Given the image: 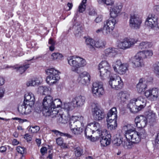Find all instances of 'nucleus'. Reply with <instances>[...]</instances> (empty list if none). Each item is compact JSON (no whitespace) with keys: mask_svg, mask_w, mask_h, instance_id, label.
Returning a JSON list of instances; mask_svg holds the SVG:
<instances>
[{"mask_svg":"<svg viewBox=\"0 0 159 159\" xmlns=\"http://www.w3.org/2000/svg\"><path fill=\"white\" fill-rule=\"evenodd\" d=\"M53 99L50 95L46 96L43 100V108L42 110L43 115L46 116H56L58 111L57 110H52Z\"/></svg>","mask_w":159,"mask_h":159,"instance_id":"f257e3e1","label":"nucleus"},{"mask_svg":"<svg viewBox=\"0 0 159 159\" xmlns=\"http://www.w3.org/2000/svg\"><path fill=\"white\" fill-rule=\"evenodd\" d=\"M67 61L71 66V70L76 73H78L79 68L84 67L86 65L85 60L79 57H70L68 58Z\"/></svg>","mask_w":159,"mask_h":159,"instance_id":"f03ea898","label":"nucleus"},{"mask_svg":"<svg viewBox=\"0 0 159 159\" xmlns=\"http://www.w3.org/2000/svg\"><path fill=\"white\" fill-rule=\"evenodd\" d=\"M48 75L46 78V82L49 85H51L56 83L57 81L60 79V72L53 68L49 69L46 71Z\"/></svg>","mask_w":159,"mask_h":159,"instance_id":"7ed1b4c3","label":"nucleus"},{"mask_svg":"<svg viewBox=\"0 0 159 159\" xmlns=\"http://www.w3.org/2000/svg\"><path fill=\"white\" fill-rule=\"evenodd\" d=\"M125 136L126 139L135 143H138L140 141L139 137L135 128L130 129L126 131Z\"/></svg>","mask_w":159,"mask_h":159,"instance_id":"20e7f679","label":"nucleus"},{"mask_svg":"<svg viewBox=\"0 0 159 159\" xmlns=\"http://www.w3.org/2000/svg\"><path fill=\"white\" fill-rule=\"evenodd\" d=\"M92 91L94 96L100 97L104 93L102 83L99 81L94 82L92 84Z\"/></svg>","mask_w":159,"mask_h":159,"instance_id":"39448f33","label":"nucleus"},{"mask_svg":"<svg viewBox=\"0 0 159 159\" xmlns=\"http://www.w3.org/2000/svg\"><path fill=\"white\" fill-rule=\"evenodd\" d=\"M92 112L94 119L97 121H100L103 119L105 116L103 111L100 109L95 104L92 105Z\"/></svg>","mask_w":159,"mask_h":159,"instance_id":"423d86ee","label":"nucleus"},{"mask_svg":"<svg viewBox=\"0 0 159 159\" xmlns=\"http://www.w3.org/2000/svg\"><path fill=\"white\" fill-rule=\"evenodd\" d=\"M109 83L111 88L116 90L121 89L123 85V82L119 76L115 78L111 76L110 77Z\"/></svg>","mask_w":159,"mask_h":159,"instance_id":"0eeeda50","label":"nucleus"},{"mask_svg":"<svg viewBox=\"0 0 159 159\" xmlns=\"http://www.w3.org/2000/svg\"><path fill=\"white\" fill-rule=\"evenodd\" d=\"M142 23V20L137 15H131L129 20L130 27L133 29H139Z\"/></svg>","mask_w":159,"mask_h":159,"instance_id":"6e6552de","label":"nucleus"},{"mask_svg":"<svg viewBox=\"0 0 159 159\" xmlns=\"http://www.w3.org/2000/svg\"><path fill=\"white\" fill-rule=\"evenodd\" d=\"M145 96L148 99L154 101L159 99V89L156 88L147 90L144 93Z\"/></svg>","mask_w":159,"mask_h":159,"instance_id":"1a4fd4ad","label":"nucleus"},{"mask_svg":"<svg viewBox=\"0 0 159 159\" xmlns=\"http://www.w3.org/2000/svg\"><path fill=\"white\" fill-rule=\"evenodd\" d=\"M137 41L133 39H124L123 41L119 42L117 46L120 49H125L130 48Z\"/></svg>","mask_w":159,"mask_h":159,"instance_id":"9d476101","label":"nucleus"},{"mask_svg":"<svg viewBox=\"0 0 159 159\" xmlns=\"http://www.w3.org/2000/svg\"><path fill=\"white\" fill-rule=\"evenodd\" d=\"M83 120L84 118L82 116H73L70 120V128L74 129L75 127H82Z\"/></svg>","mask_w":159,"mask_h":159,"instance_id":"9b49d317","label":"nucleus"},{"mask_svg":"<svg viewBox=\"0 0 159 159\" xmlns=\"http://www.w3.org/2000/svg\"><path fill=\"white\" fill-rule=\"evenodd\" d=\"M146 25L152 28L158 27L157 18L153 14L149 15L146 19L145 22Z\"/></svg>","mask_w":159,"mask_h":159,"instance_id":"f8f14e48","label":"nucleus"},{"mask_svg":"<svg viewBox=\"0 0 159 159\" xmlns=\"http://www.w3.org/2000/svg\"><path fill=\"white\" fill-rule=\"evenodd\" d=\"M33 105H31L30 103L28 104H23L19 106L18 107V111L22 115H27L30 114L32 111V107Z\"/></svg>","mask_w":159,"mask_h":159,"instance_id":"ddd939ff","label":"nucleus"},{"mask_svg":"<svg viewBox=\"0 0 159 159\" xmlns=\"http://www.w3.org/2000/svg\"><path fill=\"white\" fill-rule=\"evenodd\" d=\"M148 120L147 118L144 116H137L135 119V122L136 126L139 128H143L147 125Z\"/></svg>","mask_w":159,"mask_h":159,"instance_id":"4468645a","label":"nucleus"},{"mask_svg":"<svg viewBox=\"0 0 159 159\" xmlns=\"http://www.w3.org/2000/svg\"><path fill=\"white\" fill-rule=\"evenodd\" d=\"M90 77L89 74L86 71L80 73L78 80L79 82L84 85L88 84L90 80Z\"/></svg>","mask_w":159,"mask_h":159,"instance_id":"2eb2a0df","label":"nucleus"},{"mask_svg":"<svg viewBox=\"0 0 159 159\" xmlns=\"http://www.w3.org/2000/svg\"><path fill=\"white\" fill-rule=\"evenodd\" d=\"M122 7V4L118 2L110 10V15L111 17L116 18L120 14Z\"/></svg>","mask_w":159,"mask_h":159,"instance_id":"dca6fc26","label":"nucleus"},{"mask_svg":"<svg viewBox=\"0 0 159 159\" xmlns=\"http://www.w3.org/2000/svg\"><path fill=\"white\" fill-rule=\"evenodd\" d=\"M85 98L81 95L75 97L72 99V101L75 107H82L85 102Z\"/></svg>","mask_w":159,"mask_h":159,"instance_id":"f3484780","label":"nucleus"},{"mask_svg":"<svg viewBox=\"0 0 159 159\" xmlns=\"http://www.w3.org/2000/svg\"><path fill=\"white\" fill-rule=\"evenodd\" d=\"M107 133V131L106 129L102 131L100 129H97L94 132L93 137L91 138L90 140L93 142L96 141L101 139L102 136L106 135Z\"/></svg>","mask_w":159,"mask_h":159,"instance_id":"a211bd4d","label":"nucleus"},{"mask_svg":"<svg viewBox=\"0 0 159 159\" xmlns=\"http://www.w3.org/2000/svg\"><path fill=\"white\" fill-rule=\"evenodd\" d=\"M136 105V103L134 99L131 100L127 105V107L129 108L131 112L136 113L140 111L139 107Z\"/></svg>","mask_w":159,"mask_h":159,"instance_id":"6ab92c4d","label":"nucleus"},{"mask_svg":"<svg viewBox=\"0 0 159 159\" xmlns=\"http://www.w3.org/2000/svg\"><path fill=\"white\" fill-rule=\"evenodd\" d=\"M116 18L111 16L109 19L104 22V25L112 31L116 23Z\"/></svg>","mask_w":159,"mask_h":159,"instance_id":"aec40b11","label":"nucleus"},{"mask_svg":"<svg viewBox=\"0 0 159 159\" xmlns=\"http://www.w3.org/2000/svg\"><path fill=\"white\" fill-rule=\"evenodd\" d=\"M130 61L133 64L134 67H142L144 66V63L143 60L139 58L135 55L134 57H132Z\"/></svg>","mask_w":159,"mask_h":159,"instance_id":"412c9836","label":"nucleus"},{"mask_svg":"<svg viewBox=\"0 0 159 159\" xmlns=\"http://www.w3.org/2000/svg\"><path fill=\"white\" fill-rule=\"evenodd\" d=\"M35 102L34 96L32 93H27L25 96V99L23 103L25 104L30 103L31 105H33Z\"/></svg>","mask_w":159,"mask_h":159,"instance_id":"4be33fe9","label":"nucleus"},{"mask_svg":"<svg viewBox=\"0 0 159 159\" xmlns=\"http://www.w3.org/2000/svg\"><path fill=\"white\" fill-rule=\"evenodd\" d=\"M133 99L135 102L136 105H138L137 106L139 107L140 110L146 106V101L144 98L142 97H139L136 99Z\"/></svg>","mask_w":159,"mask_h":159,"instance_id":"5701e85b","label":"nucleus"},{"mask_svg":"<svg viewBox=\"0 0 159 159\" xmlns=\"http://www.w3.org/2000/svg\"><path fill=\"white\" fill-rule=\"evenodd\" d=\"M111 136L110 134L107 133L106 135L102 136L100 139V142L102 146H106L110 144V143Z\"/></svg>","mask_w":159,"mask_h":159,"instance_id":"b1692460","label":"nucleus"},{"mask_svg":"<svg viewBox=\"0 0 159 159\" xmlns=\"http://www.w3.org/2000/svg\"><path fill=\"white\" fill-rule=\"evenodd\" d=\"M107 126L108 129L110 130L115 129L117 126L116 119H107Z\"/></svg>","mask_w":159,"mask_h":159,"instance_id":"393cba45","label":"nucleus"},{"mask_svg":"<svg viewBox=\"0 0 159 159\" xmlns=\"http://www.w3.org/2000/svg\"><path fill=\"white\" fill-rule=\"evenodd\" d=\"M146 117L149 122L154 121L156 118V115L153 111L150 110L146 111L145 113Z\"/></svg>","mask_w":159,"mask_h":159,"instance_id":"a878e982","label":"nucleus"},{"mask_svg":"<svg viewBox=\"0 0 159 159\" xmlns=\"http://www.w3.org/2000/svg\"><path fill=\"white\" fill-rule=\"evenodd\" d=\"M147 87L145 82H143V79H141L137 85V89L139 93H141L144 91Z\"/></svg>","mask_w":159,"mask_h":159,"instance_id":"bb28decb","label":"nucleus"},{"mask_svg":"<svg viewBox=\"0 0 159 159\" xmlns=\"http://www.w3.org/2000/svg\"><path fill=\"white\" fill-rule=\"evenodd\" d=\"M117 111L116 107H113L107 113V119H116Z\"/></svg>","mask_w":159,"mask_h":159,"instance_id":"cd10ccee","label":"nucleus"},{"mask_svg":"<svg viewBox=\"0 0 159 159\" xmlns=\"http://www.w3.org/2000/svg\"><path fill=\"white\" fill-rule=\"evenodd\" d=\"M40 83V80L39 78L34 77L30 79L27 83V86H34L37 85Z\"/></svg>","mask_w":159,"mask_h":159,"instance_id":"c85d7f7f","label":"nucleus"},{"mask_svg":"<svg viewBox=\"0 0 159 159\" xmlns=\"http://www.w3.org/2000/svg\"><path fill=\"white\" fill-rule=\"evenodd\" d=\"M113 142L114 144L116 146H120L121 144H122L124 147L127 146L128 148H129L128 146L129 145L130 143L127 140H126V141H124L123 143L122 140H121V138H118L115 139Z\"/></svg>","mask_w":159,"mask_h":159,"instance_id":"c756f323","label":"nucleus"},{"mask_svg":"<svg viewBox=\"0 0 159 159\" xmlns=\"http://www.w3.org/2000/svg\"><path fill=\"white\" fill-rule=\"evenodd\" d=\"M129 66L128 64L126 63H123V64L117 69V71H115L117 73L123 75L125 74L126 71L128 70Z\"/></svg>","mask_w":159,"mask_h":159,"instance_id":"7c9ffc66","label":"nucleus"},{"mask_svg":"<svg viewBox=\"0 0 159 159\" xmlns=\"http://www.w3.org/2000/svg\"><path fill=\"white\" fill-rule=\"evenodd\" d=\"M104 53L106 56L112 57L116 54V51L114 48H108L105 50Z\"/></svg>","mask_w":159,"mask_h":159,"instance_id":"2f4dec72","label":"nucleus"},{"mask_svg":"<svg viewBox=\"0 0 159 159\" xmlns=\"http://www.w3.org/2000/svg\"><path fill=\"white\" fill-rule=\"evenodd\" d=\"M100 72V76L102 79L104 80L107 78L110 74V70H105L103 69L98 68Z\"/></svg>","mask_w":159,"mask_h":159,"instance_id":"473e14b6","label":"nucleus"},{"mask_svg":"<svg viewBox=\"0 0 159 159\" xmlns=\"http://www.w3.org/2000/svg\"><path fill=\"white\" fill-rule=\"evenodd\" d=\"M118 97L121 101L124 102L129 97V95L125 92H120L118 93Z\"/></svg>","mask_w":159,"mask_h":159,"instance_id":"72a5a7b5","label":"nucleus"},{"mask_svg":"<svg viewBox=\"0 0 159 159\" xmlns=\"http://www.w3.org/2000/svg\"><path fill=\"white\" fill-rule=\"evenodd\" d=\"M94 131L92 129L89 127V126L87 125L85 130V135L86 138L91 139L92 138V134H93Z\"/></svg>","mask_w":159,"mask_h":159,"instance_id":"f704fd0d","label":"nucleus"},{"mask_svg":"<svg viewBox=\"0 0 159 159\" xmlns=\"http://www.w3.org/2000/svg\"><path fill=\"white\" fill-rule=\"evenodd\" d=\"M62 108L67 111H69L74 109L75 107V105L72 101L70 102L64 103L63 106Z\"/></svg>","mask_w":159,"mask_h":159,"instance_id":"c9c22d12","label":"nucleus"},{"mask_svg":"<svg viewBox=\"0 0 159 159\" xmlns=\"http://www.w3.org/2000/svg\"><path fill=\"white\" fill-rule=\"evenodd\" d=\"M99 68L110 70L111 67L107 61H102L98 65Z\"/></svg>","mask_w":159,"mask_h":159,"instance_id":"e433bc0d","label":"nucleus"},{"mask_svg":"<svg viewBox=\"0 0 159 159\" xmlns=\"http://www.w3.org/2000/svg\"><path fill=\"white\" fill-rule=\"evenodd\" d=\"M85 43L88 48L90 49L94 48L95 41L93 39L87 38L86 39Z\"/></svg>","mask_w":159,"mask_h":159,"instance_id":"4c0bfd02","label":"nucleus"},{"mask_svg":"<svg viewBox=\"0 0 159 159\" xmlns=\"http://www.w3.org/2000/svg\"><path fill=\"white\" fill-rule=\"evenodd\" d=\"M61 104L62 102L59 99H56L53 100L52 110H55L54 109L56 107H60Z\"/></svg>","mask_w":159,"mask_h":159,"instance_id":"58836bf2","label":"nucleus"},{"mask_svg":"<svg viewBox=\"0 0 159 159\" xmlns=\"http://www.w3.org/2000/svg\"><path fill=\"white\" fill-rule=\"evenodd\" d=\"M137 133L140 140L141 138H145L147 135L146 132L143 128H141L139 130L137 131Z\"/></svg>","mask_w":159,"mask_h":159,"instance_id":"ea45409f","label":"nucleus"},{"mask_svg":"<svg viewBox=\"0 0 159 159\" xmlns=\"http://www.w3.org/2000/svg\"><path fill=\"white\" fill-rule=\"evenodd\" d=\"M88 126H89V127L92 129V130L94 132L97 129H99L98 128L99 127V124L96 122L91 123L88 124Z\"/></svg>","mask_w":159,"mask_h":159,"instance_id":"a19ab883","label":"nucleus"},{"mask_svg":"<svg viewBox=\"0 0 159 159\" xmlns=\"http://www.w3.org/2000/svg\"><path fill=\"white\" fill-rule=\"evenodd\" d=\"M123 64L120 59L117 60L114 62L112 64V66L114 71H117V69Z\"/></svg>","mask_w":159,"mask_h":159,"instance_id":"79ce46f5","label":"nucleus"},{"mask_svg":"<svg viewBox=\"0 0 159 159\" xmlns=\"http://www.w3.org/2000/svg\"><path fill=\"white\" fill-rule=\"evenodd\" d=\"M72 132L75 134H79L83 131L82 127H75L74 129L70 128Z\"/></svg>","mask_w":159,"mask_h":159,"instance_id":"37998d69","label":"nucleus"},{"mask_svg":"<svg viewBox=\"0 0 159 159\" xmlns=\"http://www.w3.org/2000/svg\"><path fill=\"white\" fill-rule=\"evenodd\" d=\"M83 150L80 147H77L75 149V154L76 157H80L83 153Z\"/></svg>","mask_w":159,"mask_h":159,"instance_id":"c03bdc74","label":"nucleus"},{"mask_svg":"<svg viewBox=\"0 0 159 159\" xmlns=\"http://www.w3.org/2000/svg\"><path fill=\"white\" fill-rule=\"evenodd\" d=\"M106 43L105 41L99 40L95 42L94 47L98 48H102L105 46Z\"/></svg>","mask_w":159,"mask_h":159,"instance_id":"a18cd8bd","label":"nucleus"},{"mask_svg":"<svg viewBox=\"0 0 159 159\" xmlns=\"http://www.w3.org/2000/svg\"><path fill=\"white\" fill-rule=\"evenodd\" d=\"M52 131L57 135H60L61 136H65L68 138H71V135L66 133H63L61 132L56 130H53Z\"/></svg>","mask_w":159,"mask_h":159,"instance_id":"49530a36","label":"nucleus"},{"mask_svg":"<svg viewBox=\"0 0 159 159\" xmlns=\"http://www.w3.org/2000/svg\"><path fill=\"white\" fill-rule=\"evenodd\" d=\"M86 0H83L82 2L79 7V11L80 13H82L84 11L85 9L86 5L85 3L86 2Z\"/></svg>","mask_w":159,"mask_h":159,"instance_id":"de8ad7c7","label":"nucleus"},{"mask_svg":"<svg viewBox=\"0 0 159 159\" xmlns=\"http://www.w3.org/2000/svg\"><path fill=\"white\" fill-rule=\"evenodd\" d=\"M40 129V127L38 126H30L29 129V131L33 133H37Z\"/></svg>","mask_w":159,"mask_h":159,"instance_id":"09e8293b","label":"nucleus"},{"mask_svg":"<svg viewBox=\"0 0 159 159\" xmlns=\"http://www.w3.org/2000/svg\"><path fill=\"white\" fill-rule=\"evenodd\" d=\"M112 31L106 26L104 25H103V28H102V34L105 35H107L109 34Z\"/></svg>","mask_w":159,"mask_h":159,"instance_id":"8fccbe9b","label":"nucleus"},{"mask_svg":"<svg viewBox=\"0 0 159 159\" xmlns=\"http://www.w3.org/2000/svg\"><path fill=\"white\" fill-rule=\"evenodd\" d=\"M29 67V66L28 65L19 67L18 68H17V71L20 74H21L22 73L25 72Z\"/></svg>","mask_w":159,"mask_h":159,"instance_id":"3c124183","label":"nucleus"},{"mask_svg":"<svg viewBox=\"0 0 159 159\" xmlns=\"http://www.w3.org/2000/svg\"><path fill=\"white\" fill-rule=\"evenodd\" d=\"M148 43L147 42H141L138 46L139 49H142L147 48L148 47Z\"/></svg>","mask_w":159,"mask_h":159,"instance_id":"603ef678","label":"nucleus"},{"mask_svg":"<svg viewBox=\"0 0 159 159\" xmlns=\"http://www.w3.org/2000/svg\"><path fill=\"white\" fill-rule=\"evenodd\" d=\"M51 57L53 60L60 59L62 57V56L60 53L55 52L51 55Z\"/></svg>","mask_w":159,"mask_h":159,"instance_id":"864d4df0","label":"nucleus"},{"mask_svg":"<svg viewBox=\"0 0 159 159\" xmlns=\"http://www.w3.org/2000/svg\"><path fill=\"white\" fill-rule=\"evenodd\" d=\"M48 43L51 45L49 48V50L51 51H53L55 48V42L52 38H50L49 40Z\"/></svg>","mask_w":159,"mask_h":159,"instance_id":"5fc2aeb1","label":"nucleus"},{"mask_svg":"<svg viewBox=\"0 0 159 159\" xmlns=\"http://www.w3.org/2000/svg\"><path fill=\"white\" fill-rule=\"evenodd\" d=\"M136 55L142 60H143V59L146 58L144 51L139 52Z\"/></svg>","mask_w":159,"mask_h":159,"instance_id":"6e6d98bb","label":"nucleus"},{"mask_svg":"<svg viewBox=\"0 0 159 159\" xmlns=\"http://www.w3.org/2000/svg\"><path fill=\"white\" fill-rule=\"evenodd\" d=\"M58 113H57V114L56 115V116H54L53 117H52V116H51L52 118H53V117H55L56 118V120L57 121V122L58 124H60V123L62 124V117H62V114H60L59 115H58Z\"/></svg>","mask_w":159,"mask_h":159,"instance_id":"4d7b16f0","label":"nucleus"},{"mask_svg":"<svg viewBox=\"0 0 159 159\" xmlns=\"http://www.w3.org/2000/svg\"><path fill=\"white\" fill-rule=\"evenodd\" d=\"M17 152L21 155L23 154L26 152V149L20 146L17 147Z\"/></svg>","mask_w":159,"mask_h":159,"instance_id":"13d9d810","label":"nucleus"},{"mask_svg":"<svg viewBox=\"0 0 159 159\" xmlns=\"http://www.w3.org/2000/svg\"><path fill=\"white\" fill-rule=\"evenodd\" d=\"M62 123L65 124L67 123L68 120V117L67 116H66L64 114H62Z\"/></svg>","mask_w":159,"mask_h":159,"instance_id":"bf43d9fd","label":"nucleus"},{"mask_svg":"<svg viewBox=\"0 0 159 159\" xmlns=\"http://www.w3.org/2000/svg\"><path fill=\"white\" fill-rule=\"evenodd\" d=\"M146 58H149L153 55V53L151 50L144 51Z\"/></svg>","mask_w":159,"mask_h":159,"instance_id":"052dcab7","label":"nucleus"},{"mask_svg":"<svg viewBox=\"0 0 159 159\" xmlns=\"http://www.w3.org/2000/svg\"><path fill=\"white\" fill-rule=\"evenodd\" d=\"M155 146L156 148H159V133L157 134V139H155Z\"/></svg>","mask_w":159,"mask_h":159,"instance_id":"680f3d73","label":"nucleus"},{"mask_svg":"<svg viewBox=\"0 0 159 159\" xmlns=\"http://www.w3.org/2000/svg\"><path fill=\"white\" fill-rule=\"evenodd\" d=\"M56 142L57 144L59 146H61L63 144V139L61 138H59L56 139Z\"/></svg>","mask_w":159,"mask_h":159,"instance_id":"e2e57ef3","label":"nucleus"},{"mask_svg":"<svg viewBox=\"0 0 159 159\" xmlns=\"http://www.w3.org/2000/svg\"><path fill=\"white\" fill-rule=\"evenodd\" d=\"M24 138L25 139L27 142L31 141L32 140V136L28 134H26L24 135Z\"/></svg>","mask_w":159,"mask_h":159,"instance_id":"0e129e2a","label":"nucleus"},{"mask_svg":"<svg viewBox=\"0 0 159 159\" xmlns=\"http://www.w3.org/2000/svg\"><path fill=\"white\" fill-rule=\"evenodd\" d=\"M89 15L91 16H95L97 14L95 10L93 8H92L89 9Z\"/></svg>","mask_w":159,"mask_h":159,"instance_id":"69168bd1","label":"nucleus"},{"mask_svg":"<svg viewBox=\"0 0 159 159\" xmlns=\"http://www.w3.org/2000/svg\"><path fill=\"white\" fill-rule=\"evenodd\" d=\"M103 3L107 5H111L113 3V2L112 0H104Z\"/></svg>","mask_w":159,"mask_h":159,"instance_id":"338daca9","label":"nucleus"},{"mask_svg":"<svg viewBox=\"0 0 159 159\" xmlns=\"http://www.w3.org/2000/svg\"><path fill=\"white\" fill-rule=\"evenodd\" d=\"M47 149L46 147H43L41 148L40 149V152L43 155H44L45 153L47 152Z\"/></svg>","mask_w":159,"mask_h":159,"instance_id":"774afa93","label":"nucleus"}]
</instances>
